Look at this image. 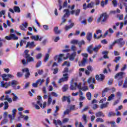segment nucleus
I'll return each mask as SVG.
<instances>
[{
    "mask_svg": "<svg viewBox=\"0 0 127 127\" xmlns=\"http://www.w3.org/2000/svg\"><path fill=\"white\" fill-rule=\"evenodd\" d=\"M74 80L72 79L70 81L71 85L70 86V90H77V88L79 89V90H81V83H79V84H77V83L74 82L73 83Z\"/></svg>",
    "mask_w": 127,
    "mask_h": 127,
    "instance_id": "1",
    "label": "nucleus"
},
{
    "mask_svg": "<svg viewBox=\"0 0 127 127\" xmlns=\"http://www.w3.org/2000/svg\"><path fill=\"white\" fill-rule=\"evenodd\" d=\"M29 51L28 50H26L24 51V54L25 56V58L27 59V62H33L34 61V59L32 57H30V55L28 54Z\"/></svg>",
    "mask_w": 127,
    "mask_h": 127,
    "instance_id": "2",
    "label": "nucleus"
},
{
    "mask_svg": "<svg viewBox=\"0 0 127 127\" xmlns=\"http://www.w3.org/2000/svg\"><path fill=\"white\" fill-rule=\"evenodd\" d=\"M82 56H83V59L82 61L79 63V66H85V64L87 63V59L88 57V54H82Z\"/></svg>",
    "mask_w": 127,
    "mask_h": 127,
    "instance_id": "3",
    "label": "nucleus"
},
{
    "mask_svg": "<svg viewBox=\"0 0 127 127\" xmlns=\"http://www.w3.org/2000/svg\"><path fill=\"white\" fill-rule=\"evenodd\" d=\"M63 76L64 77L60 79L58 81L59 84H61V83H63V82H67V81H68V79H69L68 73H64Z\"/></svg>",
    "mask_w": 127,
    "mask_h": 127,
    "instance_id": "4",
    "label": "nucleus"
},
{
    "mask_svg": "<svg viewBox=\"0 0 127 127\" xmlns=\"http://www.w3.org/2000/svg\"><path fill=\"white\" fill-rule=\"evenodd\" d=\"M4 81H1L0 83V86L1 88H5L6 89H7L8 87H10V81L9 82H5L4 83Z\"/></svg>",
    "mask_w": 127,
    "mask_h": 127,
    "instance_id": "5",
    "label": "nucleus"
},
{
    "mask_svg": "<svg viewBox=\"0 0 127 127\" xmlns=\"http://www.w3.org/2000/svg\"><path fill=\"white\" fill-rule=\"evenodd\" d=\"M101 17V22H106L109 18V15L107 14V13H104L100 15Z\"/></svg>",
    "mask_w": 127,
    "mask_h": 127,
    "instance_id": "6",
    "label": "nucleus"
},
{
    "mask_svg": "<svg viewBox=\"0 0 127 127\" xmlns=\"http://www.w3.org/2000/svg\"><path fill=\"white\" fill-rule=\"evenodd\" d=\"M125 72H120L116 74L114 78L115 79H117L118 81H120V80H122L123 78V75H125Z\"/></svg>",
    "mask_w": 127,
    "mask_h": 127,
    "instance_id": "7",
    "label": "nucleus"
},
{
    "mask_svg": "<svg viewBox=\"0 0 127 127\" xmlns=\"http://www.w3.org/2000/svg\"><path fill=\"white\" fill-rule=\"evenodd\" d=\"M115 42H117L120 47L124 46L126 43V42L124 41V38H120L117 39L116 41H115Z\"/></svg>",
    "mask_w": 127,
    "mask_h": 127,
    "instance_id": "8",
    "label": "nucleus"
},
{
    "mask_svg": "<svg viewBox=\"0 0 127 127\" xmlns=\"http://www.w3.org/2000/svg\"><path fill=\"white\" fill-rule=\"evenodd\" d=\"M22 73H26L25 74L26 79L29 78V76H30V72H29V69L28 68H25L22 69Z\"/></svg>",
    "mask_w": 127,
    "mask_h": 127,
    "instance_id": "9",
    "label": "nucleus"
},
{
    "mask_svg": "<svg viewBox=\"0 0 127 127\" xmlns=\"http://www.w3.org/2000/svg\"><path fill=\"white\" fill-rule=\"evenodd\" d=\"M95 79L97 80L99 82H102L105 79V75L103 74H100L99 75L97 74L95 76Z\"/></svg>",
    "mask_w": 127,
    "mask_h": 127,
    "instance_id": "10",
    "label": "nucleus"
},
{
    "mask_svg": "<svg viewBox=\"0 0 127 127\" xmlns=\"http://www.w3.org/2000/svg\"><path fill=\"white\" fill-rule=\"evenodd\" d=\"M10 85L14 90H16V85H18V82L15 80H12Z\"/></svg>",
    "mask_w": 127,
    "mask_h": 127,
    "instance_id": "11",
    "label": "nucleus"
},
{
    "mask_svg": "<svg viewBox=\"0 0 127 127\" xmlns=\"http://www.w3.org/2000/svg\"><path fill=\"white\" fill-rule=\"evenodd\" d=\"M31 39H32L33 40H35V41H38V40H39V41H41V40L43 39V37H41L39 38V35H37L36 36H31Z\"/></svg>",
    "mask_w": 127,
    "mask_h": 127,
    "instance_id": "12",
    "label": "nucleus"
},
{
    "mask_svg": "<svg viewBox=\"0 0 127 127\" xmlns=\"http://www.w3.org/2000/svg\"><path fill=\"white\" fill-rule=\"evenodd\" d=\"M62 102H65L67 101L68 104L71 103V100H70V96H63V98L62 99Z\"/></svg>",
    "mask_w": 127,
    "mask_h": 127,
    "instance_id": "13",
    "label": "nucleus"
},
{
    "mask_svg": "<svg viewBox=\"0 0 127 127\" xmlns=\"http://www.w3.org/2000/svg\"><path fill=\"white\" fill-rule=\"evenodd\" d=\"M31 48V47H35V45L34 44V42H28L26 45L25 48Z\"/></svg>",
    "mask_w": 127,
    "mask_h": 127,
    "instance_id": "14",
    "label": "nucleus"
},
{
    "mask_svg": "<svg viewBox=\"0 0 127 127\" xmlns=\"http://www.w3.org/2000/svg\"><path fill=\"white\" fill-rule=\"evenodd\" d=\"M63 12H65L63 16L66 18L69 17V16L70 15V11L69 10V9H64L63 10Z\"/></svg>",
    "mask_w": 127,
    "mask_h": 127,
    "instance_id": "15",
    "label": "nucleus"
},
{
    "mask_svg": "<svg viewBox=\"0 0 127 127\" xmlns=\"http://www.w3.org/2000/svg\"><path fill=\"white\" fill-rule=\"evenodd\" d=\"M79 101H83V100H85V96H83L84 95V93L82 92V89H80L79 90Z\"/></svg>",
    "mask_w": 127,
    "mask_h": 127,
    "instance_id": "16",
    "label": "nucleus"
},
{
    "mask_svg": "<svg viewBox=\"0 0 127 127\" xmlns=\"http://www.w3.org/2000/svg\"><path fill=\"white\" fill-rule=\"evenodd\" d=\"M74 25H75V24L74 23H71L70 24V25H66L64 27L65 31H68L69 29H71V28H72L74 27Z\"/></svg>",
    "mask_w": 127,
    "mask_h": 127,
    "instance_id": "17",
    "label": "nucleus"
},
{
    "mask_svg": "<svg viewBox=\"0 0 127 127\" xmlns=\"http://www.w3.org/2000/svg\"><path fill=\"white\" fill-rule=\"evenodd\" d=\"M76 55H77L76 52H74L72 54H71L69 57V59L70 61H74L75 60V58L76 57Z\"/></svg>",
    "mask_w": 127,
    "mask_h": 127,
    "instance_id": "18",
    "label": "nucleus"
},
{
    "mask_svg": "<svg viewBox=\"0 0 127 127\" xmlns=\"http://www.w3.org/2000/svg\"><path fill=\"white\" fill-rule=\"evenodd\" d=\"M37 104H38L41 108H42V109H44L46 107L47 105L46 102H44L43 105L42 103H40V101L39 100L37 101Z\"/></svg>",
    "mask_w": 127,
    "mask_h": 127,
    "instance_id": "19",
    "label": "nucleus"
},
{
    "mask_svg": "<svg viewBox=\"0 0 127 127\" xmlns=\"http://www.w3.org/2000/svg\"><path fill=\"white\" fill-rule=\"evenodd\" d=\"M96 118H100L102 117L103 118L105 117V114L102 111H99L95 114Z\"/></svg>",
    "mask_w": 127,
    "mask_h": 127,
    "instance_id": "20",
    "label": "nucleus"
},
{
    "mask_svg": "<svg viewBox=\"0 0 127 127\" xmlns=\"http://www.w3.org/2000/svg\"><path fill=\"white\" fill-rule=\"evenodd\" d=\"M8 118L10 120V123H11V124H12V123H13V121L15 120V116L11 114L8 115Z\"/></svg>",
    "mask_w": 127,
    "mask_h": 127,
    "instance_id": "21",
    "label": "nucleus"
},
{
    "mask_svg": "<svg viewBox=\"0 0 127 127\" xmlns=\"http://www.w3.org/2000/svg\"><path fill=\"white\" fill-rule=\"evenodd\" d=\"M86 38L88 41H91L93 38V34L92 33H87Z\"/></svg>",
    "mask_w": 127,
    "mask_h": 127,
    "instance_id": "22",
    "label": "nucleus"
},
{
    "mask_svg": "<svg viewBox=\"0 0 127 127\" xmlns=\"http://www.w3.org/2000/svg\"><path fill=\"white\" fill-rule=\"evenodd\" d=\"M108 105H109V102H106V103L101 104L100 106V108L101 110H103V109L108 108Z\"/></svg>",
    "mask_w": 127,
    "mask_h": 127,
    "instance_id": "23",
    "label": "nucleus"
},
{
    "mask_svg": "<svg viewBox=\"0 0 127 127\" xmlns=\"http://www.w3.org/2000/svg\"><path fill=\"white\" fill-rule=\"evenodd\" d=\"M95 81H96L95 80V78H92V77H89L87 80V83H88V84H91V83H92L93 84H95L96 82H95Z\"/></svg>",
    "mask_w": 127,
    "mask_h": 127,
    "instance_id": "24",
    "label": "nucleus"
},
{
    "mask_svg": "<svg viewBox=\"0 0 127 127\" xmlns=\"http://www.w3.org/2000/svg\"><path fill=\"white\" fill-rule=\"evenodd\" d=\"M101 47H102V46H101V45L96 46L94 48L92 49V51H94V52H98Z\"/></svg>",
    "mask_w": 127,
    "mask_h": 127,
    "instance_id": "25",
    "label": "nucleus"
},
{
    "mask_svg": "<svg viewBox=\"0 0 127 127\" xmlns=\"http://www.w3.org/2000/svg\"><path fill=\"white\" fill-rule=\"evenodd\" d=\"M87 51L90 54L93 53V45H90L87 49Z\"/></svg>",
    "mask_w": 127,
    "mask_h": 127,
    "instance_id": "26",
    "label": "nucleus"
},
{
    "mask_svg": "<svg viewBox=\"0 0 127 127\" xmlns=\"http://www.w3.org/2000/svg\"><path fill=\"white\" fill-rule=\"evenodd\" d=\"M58 26L55 27L54 28V31L56 34H59V33H61V31L60 30H58Z\"/></svg>",
    "mask_w": 127,
    "mask_h": 127,
    "instance_id": "27",
    "label": "nucleus"
},
{
    "mask_svg": "<svg viewBox=\"0 0 127 127\" xmlns=\"http://www.w3.org/2000/svg\"><path fill=\"white\" fill-rule=\"evenodd\" d=\"M13 10L15 12H17L18 13H19V12H20V8H19L17 6H14L13 7Z\"/></svg>",
    "mask_w": 127,
    "mask_h": 127,
    "instance_id": "28",
    "label": "nucleus"
},
{
    "mask_svg": "<svg viewBox=\"0 0 127 127\" xmlns=\"http://www.w3.org/2000/svg\"><path fill=\"white\" fill-rule=\"evenodd\" d=\"M36 83L39 85V86H41L42 83H44V79H39L36 81Z\"/></svg>",
    "mask_w": 127,
    "mask_h": 127,
    "instance_id": "29",
    "label": "nucleus"
},
{
    "mask_svg": "<svg viewBox=\"0 0 127 127\" xmlns=\"http://www.w3.org/2000/svg\"><path fill=\"white\" fill-rule=\"evenodd\" d=\"M64 56V54H60L59 57V59L58 60V63H60L61 62H62V60H63V57Z\"/></svg>",
    "mask_w": 127,
    "mask_h": 127,
    "instance_id": "30",
    "label": "nucleus"
},
{
    "mask_svg": "<svg viewBox=\"0 0 127 127\" xmlns=\"http://www.w3.org/2000/svg\"><path fill=\"white\" fill-rule=\"evenodd\" d=\"M96 123H104L105 121L103 118L99 117L96 120Z\"/></svg>",
    "mask_w": 127,
    "mask_h": 127,
    "instance_id": "31",
    "label": "nucleus"
},
{
    "mask_svg": "<svg viewBox=\"0 0 127 127\" xmlns=\"http://www.w3.org/2000/svg\"><path fill=\"white\" fill-rule=\"evenodd\" d=\"M100 4L102 7H104L105 5L108 4V0H105V1H104V0H102Z\"/></svg>",
    "mask_w": 127,
    "mask_h": 127,
    "instance_id": "32",
    "label": "nucleus"
},
{
    "mask_svg": "<svg viewBox=\"0 0 127 127\" xmlns=\"http://www.w3.org/2000/svg\"><path fill=\"white\" fill-rule=\"evenodd\" d=\"M94 5H95V2H94L93 1H91L90 3L88 4L87 7L88 8L91 7L92 8V7H94Z\"/></svg>",
    "mask_w": 127,
    "mask_h": 127,
    "instance_id": "33",
    "label": "nucleus"
},
{
    "mask_svg": "<svg viewBox=\"0 0 127 127\" xmlns=\"http://www.w3.org/2000/svg\"><path fill=\"white\" fill-rule=\"evenodd\" d=\"M116 115V113L114 112H110L108 113V117L111 118V117H115Z\"/></svg>",
    "mask_w": 127,
    "mask_h": 127,
    "instance_id": "34",
    "label": "nucleus"
},
{
    "mask_svg": "<svg viewBox=\"0 0 127 127\" xmlns=\"http://www.w3.org/2000/svg\"><path fill=\"white\" fill-rule=\"evenodd\" d=\"M86 97L89 101H91V99H92V94H91L90 92H87L86 94Z\"/></svg>",
    "mask_w": 127,
    "mask_h": 127,
    "instance_id": "35",
    "label": "nucleus"
},
{
    "mask_svg": "<svg viewBox=\"0 0 127 127\" xmlns=\"http://www.w3.org/2000/svg\"><path fill=\"white\" fill-rule=\"evenodd\" d=\"M32 105L33 107H35V108L36 110H40V107H39V106H38V105L35 104L34 102H33L32 103Z\"/></svg>",
    "mask_w": 127,
    "mask_h": 127,
    "instance_id": "36",
    "label": "nucleus"
},
{
    "mask_svg": "<svg viewBox=\"0 0 127 127\" xmlns=\"http://www.w3.org/2000/svg\"><path fill=\"white\" fill-rule=\"evenodd\" d=\"M115 97H116L115 94H112L110 96H109L107 101H112V100H113Z\"/></svg>",
    "mask_w": 127,
    "mask_h": 127,
    "instance_id": "37",
    "label": "nucleus"
},
{
    "mask_svg": "<svg viewBox=\"0 0 127 127\" xmlns=\"http://www.w3.org/2000/svg\"><path fill=\"white\" fill-rule=\"evenodd\" d=\"M70 49L72 51H73V52H76L75 51H77V48L74 45H71Z\"/></svg>",
    "mask_w": 127,
    "mask_h": 127,
    "instance_id": "38",
    "label": "nucleus"
},
{
    "mask_svg": "<svg viewBox=\"0 0 127 127\" xmlns=\"http://www.w3.org/2000/svg\"><path fill=\"white\" fill-rule=\"evenodd\" d=\"M80 12H81V9H77L74 10V13L76 16H78L79 14H80Z\"/></svg>",
    "mask_w": 127,
    "mask_h": 127,
    "instance_id": "39",
    "label": "nucleus"
},
{
    "mask_svg": "<svg viewBox=\"0 0 127 127\" xmlns=\"http://www.w3.org/2000/svg\"><path fill=\"white\" fill-rule=\"evenodd\" d=\"M66 17H64V16H63L62 18V21L61 22V23L60 24V26L62 25V24L65 23V22H66V20H67V19L66 18H65Z\"/></svg>",
    "mask_w": 127,
    "mask_h": 127,
    "instance_id": "40",
    "label": "nucleus"
},
{
    "mask_svg": "<svg viewBox=\"0 0 127 127\" xmlns=\"http://www.w3.org/2000/svg\"><path fill=\"white\" fill-rule=\"evenodd\" d=\"M11 39H13V40H17L18 38L15 35L11 34Z\"/></svg>",
    "mask_w": 127,
    "mask_h": 127,
    "instance_id": "41",
    "label": "nucleus"
},
{
    "mask_svg": "<svg viewBox=\"0 0 127 127\" xmlns=\"http://www.w3.org/2000/svg\"><path fill=\"white\" fill-rule=\"evenodd\" d=\"M82 119L86 124L88 123V120H87V115H86L85 114H83L82 115Z\"/></svg>",
    "mask_w": 127,
    "mask_h": 127,
    "instance_id": "42",
    "label": "nucleus"
},
{
    "mask_svg": "<svg viewBox=\"0 0 127 127\" xmlns=\"http://www.w3.org/2000/svg\"><path fill=\"white\" fill-rule=\"evenodd\" d=\"M51 102H52V98H51V95H49L48 99V105L49 106L51 104Z\"/></svg>",
    "mask_w": 127,
    "mask_h": 127,
    "instance_id": "43",
    "label": "nucleus"
},
{
    "mask_svg": "<svg viewBox=\"0 0 127 127\" xmlns=\"http://www.w3.org/2000/svg\"><path fill=\"white\" fill-rule=\"evenodd\" d=\"M93 37L94 38H95V39H100V38H101V37H103V35H100V36L98 37V35H97V34L95 33L94 34Z\"/></svg>",
    "mask_w": 127,
    "mask_h": 127,
    "instance_id": "44",
    "label": "nucleus"
},
{
    "mask_svg": "<svg viewBox=\"0 0 127 127\" xmlns=\"http://www.w3.org/2000/svg\"><path fill=\"white\" fill-rule=\"evenodd\" d=\"M121 59H122V57H116L115 58V60H114V62H116V63H118V62H119V61H120V60H121Z\"/></svg>",
    "mask_w": 127,
    "mask_h": 127,
    "instance_id": "45",
    "label": "nucleus"
},
{
    "mask_svg": "<svg viewBox=\"0 0 127 127\" xmlns=\"http://www.w3.org/2000/svg\"><path fill=\"white\" fill-rule=\"evenodd\" d=\"M4 110H7V109H8V103L5 101L4 102Z\"/></svg>",
    "mask_w": 127,
    "mask_h": 127,
    "instance_id": "46",
    "label": "nucleus"
},
{
    "mask_svg": "<svg viewBox=\"0 0 127 127\" xmlns=\"http://www.w3.org/2000/svg\"><path fill=\"white\" fill-rule=\"evenodd\" d=\"M71 111L69 109H66L65 111L64 112V116H66V115H69V113H70Z\"/></svg>",
    "mask_w": 127,
    "mask_h": 127,
    "instance_id": "47",
    "label": "nucleus"
},
{
    "mask_svg": "<svg viewBox=\"0 0 127 127\" xmlns=\"http://www.w3.org/2000/svg\"><path fill=\"white\" fill-rule=\"evenodd\" d=\"M78 43H79V41L77 40H73L71 41V44H78Z\"/></svg>",
    "mask_w": 127,
    "mask_h": 127,
    "instance_id": "48",
    "label": "nucleus"
},
{
    "mask_svg": "<svg viewBox=\"0 0 127 127\" xmlns=\"http://www.w3.org/2000/svg\"><path fill=\"white\" fill-rule=\"evenodd\" d=\"M68 85H65L63 87V92H66L68 90Z\"/></svg>",
    "mask_w": 127,
    "mask_h": 127,
    "instance_id": "49",
    "label": "nucleus"
},
{
    "mask_svg": "<svg viewBox=\"0 0 127 127\" xmlns=\"http://www.w3.org/2000/svg\"><path fill=\"white\" fill-rule=\"evenodd\" d=\"M120 25V22H117L115 25H113V29L117 30V27Z\"/></svg>",
    "mask_w": 127,
    "mask_h": 127,
    "instance_id": "50",
    "label": "nucleus"
},
{
    "mask_svg": "<svg viewBox=\"0 0 127 127\" xmlns=\"http://www.w3.org/2000/svg\"><path fill=\"white\" fill-rule=\"evenodd\" d=\"M62 0H59V6L60 8L59 9V10H61V9H62Z\"/></svg>",
    "mask_w": 127,
    "mask_h": 127,
    "instance_id": "51",
    "label": "nucleus"
},
{
    "mask_svg": "<svg viewBox=\"0 0 127 127\" xmlns=\"http://www.w3.org/2000/svg\"><path fill=\"white\" fill-rule=\"evenodd\" d=\"M41 64H42V63L41 62V61H39L36 65V68H38L40 67V66H41Z\"/></svg>",
    "mask_w": 127,
    "mask_h": 127,
    "instance_id": "52",
    "label": "nucleus"
},
{
    "mask_svg": "<svg viewBox=\"0 0 127 127\" xmlns=\"http://www.w3.org/2000/svg\"><path fill=\"white\" fill-rule=\"evenodd\" d=\"M109 124L111 125V127H116V122L115 121H111L109 122Z\"/></svg>",
    "mask_w": 127,
    "mask_h": 127,
    "instance_id": "53",
    "label": "nucleus"
},
{
    "mask_svg": "<svg viewBox=\"0 0 127 127\" xmlns=\"http://www.w3.org/2000/svg\"><path fill=\"white\" fill-rule=\"evenodd\" d=\"M8 122V120L6 118H4L2 122H1V125H4Z\"/></svg>",
    "mask_w": 127,
    "mask_h": 127,
    "instance_id": "54",
    "label": "nucleus"
},
{
    "mask_svg": "<svg viewBox=\"0 0 127 127\" xmlns=\"http://www.w3.org/2000/svg\"><path fill=\"white\" fill-rule=\"evenodd\" d=\"M118 85L119 86V87H121V86L123 85V83H124V80L121 79L118 80Z\"/></svg>",
    "mask_w": 127,
    "mask_h": 127,
    "instance_id": "55",
    "label": "nucleus"
},
{
    "mask_svg": "<svg viewBox=\"0 0 127 127\" xmlns=\"http://www.w3.org/2000/svg\"><path fill=\"white\" fill-rule=\"evenodd\" d=\"M48 59H49V54H47L45 57V62H47V61H48Z\"/></svg>",
    "mask_w": 127,
    "mask_h": 127,
    "instance_id": "56",
    "label": "nucleus"
},
{
    "mask_svg": "<svg viewBox=\"0 0 127 127\" xmlns=\"http://www.w3.org/2000/svg\"><path fill=\"white\" fill-rule=\"evenodd\" d=\"M5 14V10H2L0 11V17H1L2 15H4Z\"/></svg>",
    "mask_w": 127,
    "mask_h": 127,
    "instance_id": "57",
    "label": "nucleus"
},
{
    "mask_svg": "<svg viewBox=\"0 0 127 127\" xmlns=\"http://www.w3.org/2000/svg\"><path fill=\"white\" fill-rule=\"evenodd\" d=\"M12 100L13 101V102H16V101H17V100H18V97H17V96L16 95H14V96H13L12 97Z\"/></svg>",
    "mask_w": 127,
    "mask_h": 127,
    "instance_id": "58",
    "label": "nucleus"
},
{
    "mask_svg": "<svg viewBox=\"0 0 127 127\" xmlns=\"http://www.w3.org/2000/svg\"><path fill=\"white\" fill-rule=\"evenodd\" d=\"M112 3L114 5V6H117V5H118V1H117V0H113L112 1Z\"/></svg>",
    "mask_w": 127,
    "mask_h": 127,
    "instance_id": "59",
    "label": "nucleus"
},
{
    "mask_svg": "<svg viewBox=\"0 0 127 127\" xmlns=\"http://www.w3.org/2000/svg\"><path fill=\"white\" fill-rule=\"evenodd\" d=\"M12 116H14L15 117L16 115V109H14L12 110Z\"/></svg>",
    "mask_w": 127,
    "mask_h": 127,
    "instance_id": "60",
    "label": "nucleus"
},
{
    "mask_svg": "<svg viewBox=\"0 0 127 127\" xmlns=\"http://www.w3.org/2000/svg\"><path fill=\"white\" fill-rule=\"evenodd\" d=\"M42 57V54L39 53L36 56L37 59H40Z\"/></svg>",
    "mask_w": 127,
    "mask_h": 127,
    "instance_id": "61",
    "label": "nucleus"
},
{
    "mask_svg": "<svg viewBox=\"0 0 127 127\" xmlns=\"http://www.w3.org/2000/svg\"><path fill=\"white\" fill-rule=\"evenodd\" d=\"M81 91H87V90H89V88L87 86H84L83 87H82L81 86Z\"/></svg>",
    "mask_w": 127,
    "mask_h": 127,
    "instance_id": "62",
    "label": "nucleus"
},
{
    "mask_svg": "<svg viewBox=\"0 0 127 127\" xmlns=\"http://www.w3.org/2000/svg\"><path fill=\"white\" fill-rule=\"evenodd\" d=\"M89 110V107L88 106H85L84 108L81 111L82 113H84V112H87Z\"/></svg>",
    "mask_w": 127,
    "mask_h": 127,
    "instance_id": "63",
    "label": "nucleus"
},
{
    "mask_svg": "<svg viewBox=\"0 0 127 127\" xmlns=\"http://www.w3.org/2000/svg\"><path fill=\"white\" fill-rule=\"evenodd\" d=\"M67 6L68 3L67 2V0H66L64 2L63 7L64 8V7H67Z\"/></svg>",
    "mask_w": 127,
    "mask_h": 127,
    "instance_id": "64",
    "label": "nucleus"
}]
</instances>
